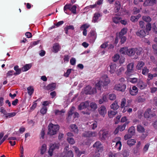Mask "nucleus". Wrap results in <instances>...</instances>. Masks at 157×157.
<instances>
[{"instance_id":"nucleus-33","label":"nucleus","mask_w":157,"mask_h":157,"mask_svg":"<svg viewBox=\"0 0 157 157\" xmlns=\"http://www.w3.org/2000/svg\"><path fill=\"white\" fill-rule=\"evenodd\" d=\"M71 6L72 5L71 4H67L64 6L63 10L66 13L68 14L67 12V10H70Z\"/></svg>"},{"instance_id":"nucleus-57","label":"nucleus","mask_w":157,"mask_h":157,"mask_svg":"<svg viewBox=\"0 0 157 157\" xmlns=\"http://www.w3.org/2000/svg\"><path fill=\"white\" fill-rule=\"evenodd\" d=\"M90 107L92 109H95L97 108V104L94 102H92L90 103Z\"/></svg>"},{"instance_id":"nucleus-27","label":"nucleus","mask_w":157,"mask_h":157,"mask_svg":"<svg viewBox=\"0 0 157 157\" xmlns=\"http://www.w3.org/2000/svg\"><path fill=\"white\" fill-rule=\"evenodd\" d=\"M31 66V64H26L22 67V70L23 71H26L29 70Z\"/></svg>"},{"instance_id":"nucleus-38","label":"nucleus","mask_w":157,"mask_h":157,"mask_svg":"<svg viewBox=\"0 0 157 157\" xmlns=\"http://www.w3.org/2000/svg\"><path fill=\"white\" fill-rule=\"evenodd\" d=\"M127 29L126 28L122 29L119 33V36H123L127 32Z\"/></svg>"},{"instance_id":"nucleus-62","label":"nucleus","mask_w":157,"mask_h":157,"mask_svg":"<svg viewBox=\"0 0 157 157\" xmlns=\"http://www.w3.org/2000/svg\"><path fill=\"white\" fill-rule=\"evenodd\" d=\"M75 108L74 106H72L71 108L70 109L69 111L68 112V115L71 116L73 114V111H74Z\"/></svg>"},{"instance_id":"nucleus-28","label":"nucleus","mask_w":157,"mask_h":157,"mask_svg":"<svg viewBox=\"0 0 157 157\" xmlns=\"http://www.w3.org/2000/svg\"><path fill=\"white\" fill-rule=\"evenodd\" d=\"M136 143V140L134 139H130L127 141V144L130 146L131 147L134 145Z\"/></svg>"},{"instance_id":"nucleus-30","label":"nucleus","mask_w":157,"mask_h":157,"mask_svg":"<svg viewBox=\"0 0 157 157\" xmlns=\"http://www.w3.org/2000/svg\"><path fill=\"white\" fill-rule=\"evenodd\" d=\"M74 27L73 25H69V26H67L64 28V29L65 31V33L67 34L68 33V30L69 29L74 30Z\"/></svg>"},{"instance_id":"nucleus-41","label":"nucleus","mask_w":157,"mask_h":157,"mask_svg":"<svg viewBox=\"0 0 157 157\" xmlns=\"http://www.w3.org/2000/svg\"><path fill=\"white\" fill-rule=\"evenodd\" d=\"M117 113V112L112 110H110L108 112L109 117L110 118H113Z\"/></svg>"},{"instance_id":"nucleus-1","label":"nucleus","mask_w":157,"mask_h":157,"mask_svg":"<svg viewBox=\"0 0 157 157\" xmlns=\"http://www.w3.org/2000/svg\"><path fill=\"white\" fill-rule=\"evenodd\" d=\"M59 129V126L58 124H50L48 125V135L52 136L56 134Z\"/></svg>"},{"instance_id":"nucleus-55","label":"nucleus","mask_w":157,"mask_h":157,"mask_svg":"<svg viewBox=\"0 0 157 157\" xmlns=\"http://www.w3.org/2000/svg\"><path fill=\"white\" fill-rule=\"evenodd\" d=\"M113 60L114 62L117 61L120 58V56L118 54H116L113 57Z\"/></svg>"},{"instance_id":"nucleus-11","label":"nucleus","mask_w":157,"mask_h":157,"mask_svg":"<svg viewBox=\"0 0 157 157\" xmlns=\"http://www.w3.org/2000/svg\"><path fill=\"white\" fill-rule=\"evenodd\" d=\"M129 92L130 94L132 95H136L138 93V89L136 86H133L129 89Z\"/></svg>"},{"instance_id":"nucleus-40","label":"nucleus","mask_w":157,"mask_h":157,"mask_svg":"<svg viewBox=\"0 0 157 157\" xmlns=\"http://www.w3.org/2000/svg\"><path fill=\"white\" fill-rule=\"evenodd\" d=\"M100 16V14L99 13H96L94 14V16L93 18V21H94V22H97Z\"/></svg>"},{"instance_id":"nucleus-44","label":"nucleus","mask_w":157,"mask_h":157,"mask_svg":"<svg viewBox=\"0 0 157 157\" xmlns=\"http://www.w3.org/2000/svg\"><path fill=\"white\" fill-rule=\"evenodd\" d=\"M143 19L145 21L149 23L151 21V18L149 16H144L142 17Z\"/></svg>"},{"instance_id":"nucleus-6","label":"nucleus","mask_w":157,"mask_h":157,"mask_svg":"<svg viewBox=\"0 0 157 157\" xmlns=\"http://www.w3.org/2000/svg\"><path fill=\"white\" fill-rule=\"evenodd\" d=\"M155 115L151 110V109H147L144 114V116L145 118L148 119H151Z\"/></svg>"},{"instance_id":"nucleus-53","label":"nucleus","mask_w":157,"mask_h":157,"mask_svg":"<svg viewBox=\"0 0 157 157\" xmlns=\"http://www.w3.org/2000/svg\"><path fill=\"white\" fill-rule=\"evenodd\" d=\"M73 152L71 150L67 151L66 154V157H73Z\"/></svg>"},{"instance_id":"nucleus-48","label":"nucleus","mask_w":157,"mask_h":157,"mask_svg":"<svg viewBox=\"0 0 157 157\" xmlns=\"http://www.w3.org/2000/svg\"><path fill=\"white\" fill-rule=\"evenodd\" d=\"M47 110V109L46 106H43L40 109V112L43 115L46 113Z\"/></svg>"},{"instance_id":"nucleus-12","label":"nucleus","mask_w":157,"mask_h":157,"mask_svg":"<svg viewBox=\"0 0 157 157\" xmlns=\"http://www.w3.org/2000/svg\"><path fill=\"white\" fill-rule=\"evenodd\" d=\"M136 35L140 37L143 38L146 36V33L144 30L139 29L136 33Z\"/></svg>"},{"instance_id":"nucleus-5","label":"nucleus","mask_w":157,"mask_h":157,"mask_svg":"<svg viewBox=\"0 0 157 157\" xmlns=\"http://www.w3.org/2000/svg\"><path fill=\"white\" fill-rule=\"evenodd\" d=\"M134 64L133 63H130L127 65L126 74L127 75L130 76L133 74L134 72Z\"/></svg>"},{"instance_id":"nucleus-19","label":"nucleus","mask_w":157,"mask_h":157,"mask_svg":"<svg viewBox=\"0 0 157 157\" xmlns=\"http://www.w3.org/2000/svg\"><path fill=\"white\" fill-rule=\"evenodd\" d=\"M135 54H136L137 56L141 55L143 52V49L141 47H137L134 48Z\"/></svg>"},{"instance_id":"nucleus-26","label":"nucleus","mask_w":157,"mask_h":157,"mask_svg":"<svg viewBox=\"0 0 157 157\" xmlns=\"http://www.w3.org/2000/svg\"><path fill=\"white\" fill-rule=\"evenodd\" d=\"M111 108L114 110L118 109L119 106L117 104V102L116 101H115L114 102L110 105Z\"/></svg>"},{"instance_id":"nucleus-23","label":"nucleus","mask_w":157,"mask_h":157,"mask_svg":"<svg viewBox=\"0 0 157 157\" xmlns=\"http://www.w3.org/2000/svg\"><path fill=\"white\" fill-rule=\"evenodd\" d=\"M14 70L15 71L14 72V75H19L21 72L22 69L19 68L18 65H16L14 67Z\"/></svg>"},{"instance_id":"nucleus-31","label":"nucleus","mask_w":157,"mask_h":157,"mask_svg":"<svg viewBox=\"0 0 157 157\" xmlns=\"http://www.w3.org/2000/svg\"><path fill=\"white\" fill-rule=\"evenodd\" d=\"M144 64L145 63L144 62L142 61H139L138 62L136 66V68L138 70H141L142 67L144 66Z\"/></svg>"},{"instance_id":"nucleus-3","label":"nucleus","mask_w":157,"mask_h":157,"mask_svg":"<svg viewBox=\"0 0 157 157\" xmlns=\"http://www.w3.org/2000/svg\"><path fill=\"white\" fill-rule=\"evenodd\" d=\"M99 133L101 140H105L109 136V131L105 129H102Z\"/></svg>"},{"instance_id":"nucleus-8","label":"nucleus","mask_w":157,"mask_h":157,"mask_svg":"<svg viewBox=\"0 0 157 157\" xmlns=\"http://www.w3.org/2000/svg\"><path fill=\"white\" fill-rule=\"evenodd\" d=\"M59 148V145L58 144L56 143L51 144L48 151V153L49 155L51 156H52L54 150L55 149H58Z\"/></svg>"},{"instance_id":"nucleus-52","label":"nucleus","mask_w":157,"mask_h":157,"mask_svg":"<svg viewBox=\"0 0 157 157\" xmlns=\"http://www.w3.org/2000/svg\"><path fill=\"white\" fill-rule=\"evenodd\" d=\"M124 71V68L123 67H121L119 69L117 70V71L116 72L117 74L118 75H120L121 73L123 72Z\"/></svg>"},{"instance_id":"nucleus-21","label":"nucleus","mask_w":157,"mask_h":157,"mask_svg":"<svg viewBox=\"0 0 157 157\" xmlns=\"http://www.w3.org/2000/svg\"><path fill=\"white\" fill-rule=\"evenodd\" d=\"M134 48H128L127 54L129 56H132L135 55Z\"/></svg>"},{"instance_id":"nucleus-16","label":"nucleus","mask_w":157,"mask_h":157,"mask_svg":"<svg viewBox=\"0 0 157 157\" xmlns=\"http://www.w3.org/2000/svg\"><path fill=\"white\" fill-rule=\"evenodd\" d=\"M98 111L100 114L104 117L106 113V108L103 105L101 106L98 109Z\"/></svg>"},{"instance_id":"nucleus-49","label":"nucleus","mask_w":157,"mask_h":157,"mask_svg":"<svg viewBox=\"0 0 157 157\" xmlns=\"http://www.w3.org/2000/svg\"><path fill=\"white\" fill-rule=\"evenodd\" d=\"M67 139V141L70 144H73L75 143V141L73 138L68 137Z\"/></svg>"},{"instance_id":"nucleus-46","label":"nucleus","mask_w":157,"mask_h":157,"mask_svg":"<svg viewBox=\"0 0 157 157\" xmlns=\"http://www.w3.org/2000/svg\"><path fill=\"white\" fill-rule=\"evenodd\" d=\"M128 48H122L120 50V52L121 54L124 55L126 53L127 54V51Z\"/></svg>"},{"instance_id":"nucleus-10","label":"nucleus","mask_w":157,"mask_h":157,"mask_svg":"<svg viewBox=\"0 0 157 157\" xmlns=\"http://www.w3.org/2000/svg\"><path fill=\"white\" fill-rule=\"evenodd\" d=\"M89 103L88 101L81 103L78 106V109L79 110H81L86 109L89 107Z\"/></svg>"},{"instance_id":"nucleus-2","label":"nucleus","mask_w":157,"mask_h":157,"mask_svg":"<svg viewBox=\"0 0 157 157\" xmlns=\"http://www.w3.org/2000/svg\"><path fill=\"white\" fill-rule=\"evenodd\" d=\"M135 133V128L134 126L131 127L128 130V134L125 135L124 137V139L126 140L131 138Z\"/></svg>"},{"instance_id":"nucleus-63","label":"nucleus","mask_w":157,"mask_h":157,"mask_svg":"<svg viewBox=\"0 0 157 157\" xmlns=\"http://www.w3.org/2000/svg\"><path fill=\"white\" fill-rule=\"evenodd\" d=\"M108 42H105L101 45L100 47L101 48H105L108 46Z\"/></svg>"},{"instance_id":"nucleus-14","label":"nucleus","mask_w":157,"mask_h":157,"mask_svg":"<svg viewBox=\"0 0 157 157\" xmlns=\"http://www.w3.org/2000/svg\"><path fill=\"white\" fill-rule=\"evenodd\" d=\"M121 138L120 137H117L115 138V140L117 141L118 140L116 143L115 147L117 149L120 150L121 149L122 144L121 141H120Z\"/></svg>"},{"instance_id":"nucleus-59","label":"nucleus","mask_w":157,"mask_h":157,"mask_svg":"<svg viewBox=\"0 0 157 157\" xmlns=\"http://www.w3.org/2000/svg\"><path fill=\"white\" fill-rule=\"evenodd\" d=\"M6 77L11 76L13 75H14V71L13 70H10L8 71L6 73Z\"/></svg>"},{"instance_id":"nucleus-64","label":"nucleus","mask_w":157,"mask_h":157,"mask_svg":"<svg viewBox=\"0 0 157 157\" xmlns=\"http://www.w3.org/2000/svg\"><path fill=\"white\" fill-rule=\"evenodd\" d=\"M152 48L153 49V51L155 54L157 55V45L154 44L152 45Z\"/></svg>"},{"instance_id":"nucleus-58","label":"nucleus","mask_w":157,"mask_h":157,"mask_svg":"<svg viewBox=\"0 0 157 157\" xmlns=\"http://www.w3.org/2000/svg\"><path fill=\"white\" fill-rule=\"evenodd\" d=\"M138 79L136 78H130L129 79V81L132 83H135L137 81Z\"/></svg>"},{"instance_id":"nucleus-9","label":"nucleus","mask_w":157,"mask_h":157,"mask_svg":"<svg viewBox=\"0 0 157 157\" xmlns=\"http://www.w3.org/2000/svg\"><path fill=\"white\" fill-rule=\"evenodd\" d=\"M97 132H95L90 131L82 133V136L85 137H95L96 136Z\"/></svg>"},{"instance_id":"nucleus-37","label":"nucleus","mask_w":157,"mask_h":157,"mask_svg":"<svg viewBox=\"0 0 157 157\" xmlns=\"http://www.w3.org/2000/svg\"><path fill=\"white\" fill-rule=\"evenodd\" d=\"M145 129L144 128L140 125H138L137 126V130L140 133H143L144 132Z\"/></svg>"},{"instance_id":"nucleus-35","label":"nucleus","mask_w":157,"mask_h":157,"mask_svg":"<svg viewBox=\"0 0 157 157\" xmlns=\"http://www.w3.org/2000/svg\"><path fill=\"white\" fill-rule=\"evenodd\" d=\"M28 94L30 95H31L33 93L34 89L33 87L32 86H29L27 88Z\"/></svg>"},{"instance_id":"nucleus-54","label":"nucleus","mask_w":157,"mask_h":157,"mask_svg":"<svg viewBox=\"0 0 157 157\" xmlns=\"http://www.w3.org/2000/svg\"><path fill=\"white\" fill-rule=\"evenodd\" d=\"M122 155L124 157H127L129 155V152L126 150H124L123 151Z\"/></svg>"},{"instance_id":"nucleus-29","label":"nucleus","mask_w":157,"mask_h":157,"mask_svg":"<svg viewBox=\"0 0 157 157\" xmlns=\"http://www.w3.org/2000/svg\"><path fill=\"white\" fill-rule=\"evenodd\" d=\"M115 6L114 8V10L115 12H118L120 10L121 5L120 2L118 1H117L115 2Z\"/></svg>"},{"instance_id":"nucleus-32","label":"nucleus","mask_w":157,"mask_h":157,"mask_svg":"<svg viewBox=\"0 0 157 157\" xmlns=\"http://www.w3.org/2000/svg\"><path fill=\"white\" fill-rule=\"evenodd\" d=\"M71 130L73 131L75 133H77L78 132V130L77 126L74 124H72L71 125Z\"/></svg>"},{"instance_id":"nucleus-60","label":"nucleus","mask_w":157,"mask_h":157,"mask_svg":"<svg viewBox=\"0 0 157 157\" xmlns=\"http://www.w3.org/2000/svg\"><path fill=\"white\" fill-rule=\"evenodd\" d=\"M120 38L121 39V44L124 43L126 41V38L125 36H119Z\"/></svg>"},{"instance_id":"nucleus-7","label":"nucleus","mask_w":157,"mask_h":157,"mask_svg":"<svg viewBox=\"0 0 157 157\" xmlns=\"http://www.w3.org/2000/svg\"><path fill=\"white\" fill-rule=\"evenodd\" d=\"M93 147L96 148V151L101 152L103 149V146L100 141H97L93 145Z\"/></svg>"},{"instance_id":"nucleus-25","label":"nucleus","mask_w":157,"mask_h":157,"mask_svg":"<svg viewBox=\"0 0 157 157\" xmlns=\"http://www.w3.org/2000/svg\"><path fill=\"white\" fill-rule=\"evenodd\" d=\"M141 15L140 14H139L136 16H131L130 18V20L132 21L135 22L137 21L141 17Z\"/></svg>"},{"instance_id":"nucleus-50","label":"nucleus","mask_w":157,"mask_h":157,"mask_svg":"<svg viewBox=\"0 0 157 157\" xmlns=\"http://www.w3.org/2000/svg\"><path fill=\"white\" fill-rule=\"evenodd\" d=\"M46 149V145L45 144H43L41 148V154H43L44 153Z\"/></svg>"},{"instance_id":"nucleus-42","label":"nucleus","mask_w":157,"mask_h":157,"mask_svg":"<svg viewBox=\"0 0 157 157\" xmlns=\"http://www.w3.org/2000/svg\"><path fill=\"white\" fill-rule=\"evenodd\" d=\"M16 113L15 112L8 113L6 114L5 117L6 118L13 117L15 116Z\"/></svg>"},{"instance_id":"nucleus-36","label":"nucleus","mask_w":157,"mask_h":157,"mask_svg":"<svg viewBox=\"0 0 157 157\" xmlns=\"http://www.w3.org/2000/svg\"><path fill=\"white\" fill-rule=\"evenodd\" d=\"M75 152L77 156L79 157L82 154H85V151H80L77 147H75Z\"/></svg>"},{"instance_id":"nucleus-51","label":"nucleus","mask_w":157,"mask_h":157,"mask_svg":"<svg viewBox=\"0 0 157 157\" xmlns=\"http://www.w3.org/2000/svg\"><path fill=\"white\" fill-rule=\"evenodd\" d=\"M77 8V6L76 5H74L71 7L70 11L73 14H75L76 13V9Z\"/></svg>"},{"instance_id":"nucleus-22","label":"nucleus","mask_w":157,"mask_h":157,"mask_svg":"<svg viewBox=\"0 0 157 157\" xmlns=\"http://www.w3.org/2000/svg\"><path fill=\"white\" fill-rule=\"evenodd\" d=\"M108 101L106 95L103 94L102 95L101 98L99 100V104H101L104 102H107Z\"/></svg>"},{"instance_id":"nucleus-39","label":"nucleus","mask_w":157,"mask_h":157,"mask_svg":"<svg viewBox=\"0 0 157 157\" xmlns=\"http://www.w3.org/2000/svg\"><path fill=\"white\" fill-rule=\"evenodd\" d=\"M103 82L101 81H99L97 83L95 84L96 88L98 90H101V87L102 86Z\"/></svg>"},{"instance_id":"nucleus-45","label":"nucleus","mask_w":157,"mask_h":157,"mask_svg":"<svg viewBox=\"0 0 157 157\" xmlns=\"http://www.w3.org/2000/svg\"><path fill=\"white\" fill-rule=\"evenodd\" d=\"M151 25L150 23H147L146 25V30L147 33H149V31L151 30Z\"/></svg>"},{"instance_id":"nucleus-56","label":"nucleus","mask_w":157,"mask_h":157,"mask_svg":"<svg viewBox=\"0 0 157 157\" xmlns=\"http://www.w3.org/2000/svg\"><path fill=\"white\" fill-rule=\"evenodd\" d=\"M109 98L111 100H114L116 98V96L115 94H110L109 96Z\"/></svg>"},{"instance_id":"nucleus-15","label":"nucleus","mask_w":157,"mask_h":157,"mask_svg":"<svg viewBox=\"0 0 157 157\" xmlns=\"http://www.w3.org/2000/svg\"><path fill=\"white\" fill-rule=\"evenodd\" d=\"M56 88V84L55 83H52L49 84L46 87V89L51 91L54 90Z\"/></svg>"},{"instance_id":"nucleus-4","label":"nucleus","mask_w":157,"mask_h":157,"mask_svg":"<svg viewBox=\"0 0 157 157\" xmlns=\"http://www.w3.org/2000/svg\"><path fill=\"white\" fill-rule=\"evenodd\" d=\"M126 87V85L125 84L121 83L116 84L114 86V89L115 90L124 92L125 91Z\"/></svg>"},{"instance_id":"nucleus-13","label":"nucleus","mask_w":157,"mask_h":157,"mask_svg":"<svg viewBox=\"0 0 157 157\" xmlns=\"http://www.w3.org/2000/svg\"><path fill=\"white\" fill-rule=\"evenodd\" d=\"M137 86L141 90L144 89L147 86L145 82L140 80L138 82Z\"/></svg>"},{"instance_id":"nucleus-34","label":"nucleus","mask_w":157,"mask_h":157,"mask_svg":"<svg viewBox=\"0 0 157 157\" xmlns=\"http://www.w3.org/2000/svg\"><path fill=\"white\" fill-rule=\"evenodd\" d=\"M149 70L146 66L144 67L142 69V74L144 75H147L148 73Z\"/></svg>"},{"instance_id":"nucleus-17","label":"nucleus","mask_w":157,"mask_h":157,"mask_svg":"<svg viewBox=\"0 0 157 157\" xmlns=\"http://www.w3.org/2000/svg\"><path fill=\"white\" fill-rule=\"evenodd\" d=\"M156 0H146L144 3L145 6H151L156 3Z\"/></svg>"},{"instance_id":"nucleus-61","label":"nucleus","mask_w":157,"mask_h":157,"mask_svg":"<svg viewBox=\"0 0 157 157\" xmlns=\"http://www.w3.org/2000/svg\"><path fill=\"white\" fill-rule=\"evenodd\" d=\"M90 26V25H87L86 24H84L82 25L80 27V29H85L88 28Z\"/></svg>"},{"instance_id":"nucleus-20","label":"nucleus","mask_w":157,"mask_h":157,"mask_svg":"<svg viewBox=\"0 0 157 157\" xmlns=\"http://www.w3.org/2000/svg\"><path fill=\"white\" fill-rule=\"evenodd\" d=\"M60 48V47L59 46V44L57 43L54 44L53 46L52 52L55 53H56L59 51Z\"/></svg>"},{"instance_id":"nucleus-24","label":"nucleus","mask_w":157,"mask_h":157,"mask_svg":"<svg viewBox=\"0 0 157 157\" xmlns=\"http://www.w3.org/2000/svg\"><path fill=\"white\" fill-rule=\"evenodd\" d=\"M110 70L109 72L111 74L114 73L115 70L116 68V65L113 63H111L110 65Z\"/></svg>"},{"instance_id":"nucleus-18","label":"nucleus","mask_w":157,"mask_h":157,"mask_svg":"<svg viewBox=\"0 0 157 157\" xmlns=\"http://www.w3.org/2000/svg\"><path fill=\"white\" fill-rule=\"evenodd\" d=\"M121 19V17L117 14H115L113 17H112V21L113 22L117 24L118 23Z\"/></svg>"},{"instance_id":"nucleus-47","label":"nucleus","mask_w":157,"mask_h":157,"mask_svg":"<svg viewBox=\"0 0 157 157\" xmlns=\"http://www.w3.org/2000/svg\"><path fill=\"white\" fill-rule=\"evenodd\" d=\"M126 100L125 98H123L121 100V108H123L125 106L126 103Z\"/></svg>"},{"instance_id":"nucleus-43","label":"nucleus","mask_w":157,"mask_h":157,"mask_svg":"<svg viewBox=\"0 0 157 157\" xmlns=\"http://www.w3.org/2000/svg\"><path fill=\"white\" fill-rule=\"evenodd\" d=\"M65 112V111L64 109L59 110L58 109H56L55 111V114L57 115H60L62 113H64Z\"/></svg>"}]
</instances>
